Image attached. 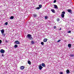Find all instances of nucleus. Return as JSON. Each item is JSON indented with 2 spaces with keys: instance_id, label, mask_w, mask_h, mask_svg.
<instances>
[{
  "instance_id": "obj_1",
  "label": "nucleus",
  "mask_w": 74,
  "mask_h": 74,
  "mask_svg": "<svg viewBox=\"0 0 74 74\" xmlns=\"http://www.w3.org/2000/svg\"><path fill=\"white\" fill-rule=\"evenodd\" d=\"M27 38H28L29 40H33V38H32V35L30 34H27Z\"/></svg>"
},
{
  "instance_id": "obj_2",
  "label": "nucleus",
  "mask_w": 74,
  "mask_h": 74,
  "mask_svg": "<svg viewBox=\"0 0 74 74\" xmlns=\"http://www.w3.org/2000/svg\"><path fill=\"white\" fill-rule=\"evenodd\" d=\"M65 14V12L64 11L63 12H62V14H61V16L62 18H64V14Z\"/></svg>"
},
{
  "instance_id": "obj_3",
  "label": "nucleus",
  "mask_w": 74,
  "mask_h": 74,
  "mask_svg": "<svg viewBox=\"0 0 74 74\" xmlns=\"http://www.w3.org/2000/svg\"><path fill=\"white\" fill-rule=\"evenodd\" d=\"M4 50H3V49H1L0 52L1 53H4L5 52H4Z\"/></svg>"
},
{
  "instance_id": "obj_4",
  "label": "nucleus",
  "mask_w": 74,
  "mask_h": 74,
  "mask_svg": "<svg viewBox=\"0 0 74 74\" xmlns=\"http://www.w3.org/2000/svg\"><path fill=\"white\" fill-rule=\"evenodd\" d=\"M68 12L70 13V14H72V10L71 9H68L67 10Z\"/></svg>"
},
{
  "instance_id": "obj_5",
  "label": "nucleus",
  "mask_w": 74,
  "mask_h": 74,
  "mask_svg": "<svg viewBox=\"0 0 74 74\" xmlns=\"http://www.w3.org/2000/svg\"><path fill=\"white\" fill-rule=\"evenodd\" d=\"M39 69L40 70H41L42 69V68H43V67H42V66L41 64H40L39 65Z\"/></svg>"
},
{
  "instance_id": "obj_6",
  "label": "nucleus",
  "mask_w": 74,
  "mask_h": 74,
  "mask_svg": "<svg viewBox=\"0 0 74 74\" xmlns=\"http://www.w3.org/2000/svg\"><path fill=\"white\" fill-rule=\"evenodd\" d=\"M1 32L2 34H3V33H4V30L3 29L1 30Z\"/></svg>"
},
{
  "instance_id": "obj_7",
  "label": "nucleus",
  "mask_w": 74,
  "mask_h": 74,
  "mask_svg": "<svg viewBox=\"0 0 74 74\" xmlns=\"http://www.w3.org/2000/svg\"><path fill=\"white\" fill-rule=\"evenodd\" d=\"M54 8H56V9H58V6L56 5H54Z\"/></svg>"
},
{
  "instance_id": "obj_8",
  "label": "nucleus",
  "mask_w": 74,
  "mask_h": 74,
  "mask_svg": "<svg viewBox=\"0 0 74 74\" xmlns=\"http://www.w3.org/2000/svg\"><path fill=\"white\" fill-rule=\"evenodd\" d=\"M15 44H20V42H19L18 41H15Z\"/></svg>"
},
{
  "instance_id": "obj_9",
  "label": "nucleus",
  "mask_w": 74,
  "mask_h": 74,
  "mask_svg": "<svg viewBox=\"0 0 74 74\" xmlns=\"http://www.w3.org/2000/svg\"><path fill=\"white\" fill-rule=\"evenodd\" d=\"M33 15L34 18H36V17L37 16V15L36 14H33Z\"/></svg>"
},
{
  "instance_id": "obj_10",
  "label": "nucleus",
  "mask_w": 74,
  "mask_h": 74,
  "mask_svg": "<svg viewBox=\"0 0 74 74\" xmlns=\"http://www.w3.org/2000/svg\"><path fill=\"white\" fill-rule=\"evenodd\" d=\"M25 69V67L23 66H22L21 67L20 69L21 70H23Z\"/></svg>"
},
{
  "instance_id": "obj_11",
  "label": "nucleus",
  "mask_w": 74,
  "mask_h": 74,
  "mask_svg": "<svg viewBox=\"0 0 74 74\" xmlns=\"http://www.w3.org/2000/svg\"><path fill=\"white\" fill-rule=\"evenodd\" d=\"M47 40H48V39L47 38H45L44 39L43 41L44 42H47Z\"/></svg>"
},
{
  "instance_id": "obj_12",
  "label": "nucleus",
  "mask_w": 74,
  "mask_h": 74,
  "mask_svg": "<svg viewBox=\"0 0 74 74\" xmlns=\"http://www.w3.org/2000/svg\"><path fill=\"white\" fill-rule=\"evenodd\" d=\"M18 48V45H15L14 46V48Z\"/></svg>"
},
{
  "instance_id": "obj_13",
  "label": "nucleus",
  "mask_w": 74,
  "mask_h": 74,
  "mask_svg": "<svg viewBox=\"0 0 74 74\" xmlns=\"http://www.w3.org/2000/svg\"><path fill=\"white\" fill-rule=\"evenodd\" d=\"M68 47H69V48H71V44H69L68 45Z\"/></svg>"
},
{
  "instance_id": "obj_14",
  "label": "nucleus",
  "mask_w": 74,
  "mask_h": 74,
  "mask_svg": "<svg viewBox=\"0 0 74 74\" xmlns=\"http://www.w3.org/2000/svg\"><path fill=\"white\" fill-rule=\"evenodd\" d=\"M42 66L43 67H45V64L42 63Z\"/></svg>"
},
{
  "instance_id": "obj_15",
  "label": "nucleus",
  "mask_w": 74,
  "mask_h": 74,
  "mask_svg": "<svg viewBox=\"0 0 74 74\" xmlns=\"http://www.w3.org/2000/svg\"><path fill=\"white\" fill-rule=\"evenodd\" d=\"M51 11L53 12V13H55V12L54 9H51Z\"/></svg>"
},
{
  "instance_id": "obj_16",
  "label": "nucleus",
  "mask_w": 74,
  "mask_h": 74,
  "mask_svg": "<svg viewBox=\"0 0 74 74\" xmlns=\"http://www.w3.org/2000/svg\"><path fill=\"white\" fill-rule=\"evenodd\" d=\"M14 16H11L10 19H14Z\"/></svg>"
},
{
  "instance_id": "obj_17",
  "label": "nucleus",
  "mask_w": 74,
  "mask_h": 74,
  "mask_svg": "<svg viewBox=\"0 0 74 74\" xmlns=\"http://www.w3.org/2000/svg\"><path fill=\"white\" fill-rule=\"evenodd\" d=\"M28 63L29 64V65H31V62H30V61H28Z\"/></svg>"
},
{
  "instance_id": "obj_18",
  "label": "nucleus",
  "mask_w": 74,
  "mask_h": 74,
  "mask_svg": "<svg viewBox=\"0 0 74 74\" xmlns=\"http://www.w3.org/2000/svg\"><path fill=\"white\" fill-rule=\"evenodd\" d=\"M66 71V73H67L68 74H69V73H70V71H69V70H67Z\"/></svg>"
},
{
  "instance_id": "obj_19",
  "label": "nucleus",
  "mask_w": 74,
  "mask_h": 74,
  "mask_svg": "<svg viewBox=\"0 0 74 74\" xmlns=\"http://www.w3.org/2000/svg\"><path fill=\"white\" fill-rule=\"evenodd\" d=\"M31 43L32 44H34V41H33V40H32L31 41Z\"/></svg>"
},
{
  "instance_id": "obj_20",
  "label": "nucleus",
  "mask_w": 74,
  "mask_h": 74,
  "mask_svg": "<svg viewBox=\"0 0 74 74\" xmlns=\"http://www.w3.org/2000/svg\"><path fill=\"white\" fill-rule=\"evenodd\" d=\"M2 36H3V37H5V34L4 33L3 34H2Z\"/></svg>"
},
{
  "instance_id": "obj_21",
  "label": "nucleus",
  "mask_w": 74,
  "mask_h": 74,
  "mask_svg": "<svg viewBox=\"0 0 74 74\" xmlns=\"http://www.w3.org/2000/svg\"><path fill=\"white\" fill-rule=\"evenodd\" d=\"M45 19H48V17L47 16H45Z\"/></svg>"
},
{
  "instance_id": "obj_22",
  "label": "nucleus",
  "mask_w": 74,
  "mask_h": 74,
  "mask_svg": "<svg viewBox=\"0 0 74 74\" xmlns=\"http://www.w3.org/2000/svg\"><path fill=\"white\" fill-rule=\"evenodd\" d=\"M8 42H9V40H6L5 41V42L6 43H8Z\"/></svg>"
},
{
  "instance_id": "obj_23",
  "label": "nucleus",
  "mask_w": 74,
  "mask_h": 74,
  "mask_svg": "<svg viewBox=\"0 0 74 74\" xmlns=\"http://www.w3.org/2000/svg\"><path fill=\"white\" fill-rule=\"evenodd\" d=\"M39 8H40L42 7V5H39Z\"/></svg>"
},
{
  "instance_id": "obj_24",
  "label": "nucleus",
  "mask_w": 74,
  "mask_h": 74,
  "mask_svg": "<svg viewBox=\"0 0 74 74\" xmlns=\"http://www.w3.org/2000/svg\"><path fill=\"white\" fill-rule=\"evenodd\" d=\"M59 18H58L57 19V21H58V22H59Z\"/></svg>"
},
{
  "instance_id": "obj_25",
  "label": "nucleus",
  "mask_w": 74,
  "mask_h": 74,
  "mask_svg": "<svg viewBox=\"0 0 74 74\" xmlns=\"http://www.w3.org/2000/svg\"><path fill=\"white\" fill-rule=\"evenodd\" d=\"M70 56L71 57H73V56H74V55H70Z\"/></svg>"
},
{
  "instance_id": "obj_26",
  "label": "nucleus",
  "mask_w": 74,
  "mask_h": 74,
  "mask_svg": "<svg viewBox=\"0 0 74 74\" xmlns=\"http://www.w3.org/2000/svg\"><path fill=\"white\" fill-rule=\"evenodd\" d=\"M8 25V23L7 22H6V23H5V25Z\"/></svg>"
},
{
  "instance_id": "obj_27",
  "label": "nucleus",
  "mask_w": 74,
  "mask_h": 74,
  "mask_svg": "<svg viewBox=\"0 0 74 74\" xmlns=\"http://www.w3.org/2000/svg\"><path fill=\"white\" fill-rule=\"evenodd\" d=\"M68 33H71V31H69L68 32Z\"/></svg>"
},
{
  "instance_id": "obj_28",
  "label": "nucleus",
  "mask_w": 74,
  "mask_h": 74,
  "mask_svg": "<svg viewBox=\"0 0 74 74\" xmlns=\"http://www.w3.org/2000/svg\"><path fill=\"white\" fill-rule=\"evenodd\" d=\"M41 44L42 45H44V42H41Z\"/></svg>"
},
{
  "instance_id": "obj_29",
  "label": "nucleus",
  "mask_w": 74,
  "mask_h": 74,
  "mask_svg": "<svg viewBox=\"0 0 74 74\" xmlns=\"http://www.w3.org/2000/svg\"><path fill=\"white\" fill-rule=\"evenodd\" d=\"M61 41V40H58L57 41V42H60Z\"/></svg>"
},
{
  "instance_id": "obj_30",
  "label": "nucleus",
  "mask_w": 74,
  "mask_h": 74,
  "mask_svg": "<svg viewBox=\"0 0 74 74\" xmlns=\"http://www.w3.org/2000/svg\"><path fill=\"white\" fill-rule=\"evenodd\" d=\"M56 0H55L54 1H53V3H56Z\"/></svg>"
},
{
  "instance_id": "obj_31",
  "label": "nucleus",
  "mask_w": 74,
  "mask_h": 74,
  "mask_svg": "<svg viewBox=\"0 0 74 74\" xmlns=\"http://www.w3.org/2000/svg\"><path fill=\"white\" fill-rule=\"evenodd\" d=\"M2 42V41H1V40H0V44H1Z\"/></svg>"
},
{
  "instance_id": "obj_32",
  "label": "nucleus",
  "mask_w": 74,
  "mask_h": 74,
  "mask_svg": "<svg viewBox=\"0 0 74 74\" xmlns=\"http://www.w3.org/2000/svg\"><path fill=\"white\" fill-rule=\"evenodd\" d=\"M36 9H37V10H39V9H40V8L39 7L36 8Z\"/></svg>"
},
{
  "instance_id": "obj_33",
  "label": "nucleus",
  "mask_w": 74,
  "mask_h": 74,
  "mask_svg": "<svg viewBox=\"0 0 74 74\" xmlns=\"http://www.w3.org/2000/svg\"><path fill=\"white\" fill-rule=\"evenodd\" d=\"M54 29H56V26H54Z\"/></svg>"
},
{
  "instance_id": "obj_34",
  "label": "nucleus",
  "mask_w": 74,
  "mask_h": 74,
  "mask_svg": "<svg viewBox=\"0 0 74 74\" xmlns=\"http://www.w3.org/2000/svg\"><path fill=\"white\" fill-rule=\"evenodd\" d=\"M60 74H63V72H61L60 73Z\"/></svg>"
},
{
  "instance_id": "obj_35",
  "label": "nucleus",
  "mask_w": 74,
  "mask_h": 74,
  "mask_svg": "<svg viewBox=\"0 0 74 74\" xmlns=\"http://www.w3.org/2000/svg\"><path fill=\"white\" fill-rule=\"evenodd\" d=\"M61 29H62V28H60V29H59V30H61Z\"/></svg>"
},
{
  "instance_id": "obj_36",
  "label": "nucleus",
  "mask_w": 74,
  "mask_h": 74,
  "mask_svg": "<svg viewBox=\"0 0 74 74\" xmlns=\"http://www.w3.org/2000/svg\"><path fill=\"white\" fill-rule=\"evenodd\" d=\"M2 56H4V54H2Z\"/></svg>"
}]
</instances>
